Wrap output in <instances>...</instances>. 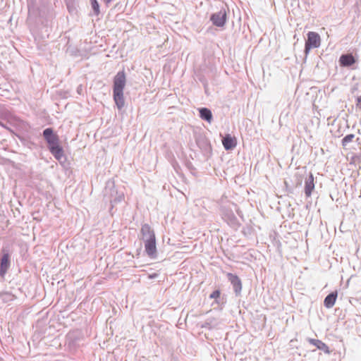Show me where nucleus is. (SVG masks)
Instances as JSON below:
<instances>
[{
  "instance_id": "1",
  "label": "nucleus",
  "mask_w": 361,
  "mask_h": 361,
  "mask_svg": "<svg viewBox=\"0 0 361 361\" xmlns=\"http://www.w3.org/2000/svg\"><path fill=\"white\" fill-rule=\"evenodd\" d=\"M126 83L124 71L118 72L114 79V99L117 107L121 109L125 104L123 90Z\"/></svg>"
},
{
  "instance_id": "2",
  "label": "nucleus",
  "mask_w": 361,
  "mask_h": 361,
  "mask_svg": "<svg viewBox=\"0 0 361 361\" xmlns=\"http://www.w3.org/2000/svg\"><path fill=\"white\" fill-rule=\"evenodd\" d=\"M210 20L212 23L218 27H223L226 21V11L221 9L219 12L212 15Z\"/></svg>"
},
{
  "instance_id": "3",
  "label": "nucleus",
  "mask_w": 361,
  "mask_h": 361,
  "mask_svg": "<svg viewBox=\"0 0 361 361\" xmlns=\"http://www.w3.org/2000/svg\"><path fill=\"white\" fill-rule=\"evenodd\" d=\"M43 135L49 144V147L59 144V137L56 134H54L51 128L45 129Z\"/></svg>"
},
{
  "instance_id": "4",
  "label": "nucleus",
  "mask_w": 361,
  "mask_h": 361,
  "mask_svg": "<svg viewBox=\"0 0 361 361\" xmlns=\"http://www.w3.org/2000/svg\"><path fill=\"white\" fill-rule=\"evenodd\" d=\"M145 252L147 255L152 259L157 257L156 240H148L145 242Z\"/></svg>"
},
{
  "instance_id": "5",
  "label": "nucleus",
  "mask_w": 361,
  "mask_h": 361,
  "mask_svg": "<svg viewBox=\"0 0 361 361\" xmlns=\"http://www.w3.org/2000/svg\"><path fill=\"white\" fill-rule=\"evenodd\" d=\"M141 233L144 241L152 240L155 239L154 231L148 224H144L141 228Z\"/></svg>"
},
{
  "instance_id": "6",
  "label": "nucleus",
  "mask_w": 361,
  "mask_h": 361,
  "mask_svg": "<svg viewBox=\"0 0 361 361\" xmlns=\"http://www.w3.org/2000/svg\"><path fill=\"white\" fill-rule=\"evenodd\" d=\"M228 278L233 286L235 293L238 295L242 290V283L240 279L236 275L228 274Z\"/></svg>"
},
{
  "instance_id": "7",
  "label": "nucleus",
  "mask_w": 361,
  "mask_h": 361,
  "mask_svg": "<svg viewBox=\"0 0 361 361\" xmlns=\"http://www.w3.org/2000/svg\"><path fill=\"white\" fill-rule=\"evenodd\" d=\"M356 62L355 58L351 54H343L339 59V63L341 66H350L353 65Z\"/></svg>"
},
{
  "instance_id": "8",
  "label": "nucleus",
  "mask_w": 361,
  "mask_h": 361,
  "mask_svg": "<svg viewBox=\"0 0 361 361\" xmlns=\"http://www.w3.org/2000/svg\"><path fill=\"white\" fill-rule=\"evenodd\" d=\"M223 145L226 150L232 149L235 147L237 142L234 137L231 135H226L222 140Z\"/></svg>"
},
{
  "instance_id": "9",
  "label": "nucleus",
  "mask_w": 361,
  "mask_h": 361,
  "mask_svg": "<svg viewBox=\"0 0 361 361\" xmlns=\"http://www.w3.org/2000/svg\"><path fill=\"white\" fill-rule=\"evenodd\" d=\"M316 47V33L310 32L308 39L305 44V53L307 54L310 49Z\"/></svg>"
},
{
  "instance_id": "10",
  "label": "nucleus",
  "mask_w": 361,
  "mask_h": 361,
  "mask_svg": "<svg viewBox=\"0 0 361 361\" xmlns=\"http://www.w3.org/2000/svg\"><path fill=\"white\" fill-rule=\"evenodd\" d=\"M51 154L54 156V157L59 160L61 161V159L63 158V148L59 145V144L51 146L49 147Z\"/></svg>"
},
{
  "instance_id": "11",
  "label": "nucleus",
  "mask_w": 361,
  "mask_h": 361,
  "mask_svg": "<svg viewBox=\"0 0 361 361\" xmlns=\"http://www.w3.org/2000/svg\"><path fill=\"white\" fill-rule=\"evenodd\" d=\"M314 188V177L310 174L309 179L305 182V192L307 197H310Z\"/></svg>"
},
{
  "instance_id": "12",
  "label": "nucleus",
  "mask_w": 361,
  "mask_h": 361,
  "mask_svg": "<svg viewBox=\"0 0 361 361\" xmlns=\"http://www.w3.org/2000/svg\"><path fill=\"white\" fill-rule=\"evenodd\" d=\"M200 114L201 118L207 121L208 123H212V111L207 108H202L200 109Z\"/></svg>"
},
{
  "instance_id": "13",
  "label": "nucleus",
  "mask_w": 361,
  "mask_h": 361,
  "mask_svg": "<svg viewBox=\"0 0 361 361\" xmlns=\"http://www.w3.org/2000/svg\"><path fill=\"white\" fill-rule=\"evenodd\" d=\"M336 298H337V293H330L329 295H328L326 297V298L324 300V305L327 308L332 307L334 305L335 302H336Z\"/></svg>"
},
{
  "instance_id": "14",
  "label": "nucleus",
  "mask_w": 361,
  "mask_h": 361,
  "mask_svg": "<svg viewBox=\"0 0 361 361\" xmlns=\"http://www.w3.org/2000/svg\"><path fill=\"white\" fill-rule=\"evenodd\" d=\"M8 257L7 255H4L3 257L1 258V270H0V274L1 275H4L8 267Z\"/></svg>"
},
{
  "instance_id": "15",
  "label": "nucleus",
  "mask_w": 361,
  "mask_h": 361,
  "mask_svg": "<svg viewBox=\"0 0 361 361\" xmlns=\"http://www.w3.org/2000/svg\"><path fill=\"white\" fill-rule=\"evenodd\" d=\"M355 137V135L353 134H349L344 137L342 140V146L343 148H346L349 142H351Z\"/></svg>"
},
{
  "instance_id": "16",
  "label": "nucleus",
  "mask_w": 361,
  "mask_h": 361,
  "mask_svg": "<svg viewBox=\"0 0 361 361\" xmlns=\"http://www.w3.org/2000/svg\"><path fill=\"white\" fill-rule=\"evenodd\" d=\"M91 5L94 11V13L97 15L99 13V6L97 0H91Z\"/></svg>"
},
{
  "instance_id": "17",
  "label": "nucleus",
  "mask_w": 361,
  "mask_h": 361,
  "mask_svg": "<svg viewBox=\"0 0 361 361\" xmlns=\"http://www.w3.org/2000/svg\"><path fill=\"white\" fill-rule=\"evenodd\" d=\"M317 348L324 350L325 353H329V348L322 342L317 341Z\"/></svg>"
},
{
  "instance_id": "18",
  "label": "nucleus",
  "mask_w": 361,
  "mask_h": 361,
  "mask_svg": "<svg viewBox=\"0 0 361 361\" xmlns=\"http://www.w3.org/2000/svg\"><path fill=\"white\" fill-rule=\"evenodd\" d=\"M124 199V195L123 193H121L118 195L117 197H116L114 200V202H118L122 201Z\"/></svg>"
},
{
  "instance_id": "19",
  "label": "nucleus",
  "mask_w": 361,
  "mask_h": 361,
  "mask_svg": "<svg viewBox=\"0 0 361 361\" xmlns=\"http://www.w3.org/2000/svg\"><path fill=\"white\" fill-rule=\"evenodd\" d=\"M220 295L219 290H214L211 295L210 298H217Z\"/></svg>"
},
{
  "instance_id": "20",
  "label": "nucleus",
  "mask_w": 361,
  "mask_h": 361,
  "mask_svg": "<svg viewBox=\"0 0 361 361\" xmlns=\"http://www.w3.org/2000/svg\"><path fill=\"white\" fill-rule=\"evenodd\" d=\"M357 102H358L357 105L360 106V107L361 108V97H358Z\"/></svg>"
},
{
  "instance_id": "21",
  "label": "nucleus",
  "mask_w": 361,
  "mask_h": 361,
  "mask_svg": "<svg viewBox=\"0 0 361 361\" xmlns=\"http://www.w3.org/2000/svg\"><path fill=\"white\" fill-rule=\"evenodd\" d=\"M157 276V274H152V275H149V278L150 279H153V278H155Z\"/></svg>"
},
{
  "instance_id": "22",
  "label": "nucleus",
  "mask_w": 361,
  "mask_h": 361,
  "mask_svg": "<svg viewBox=\"0 0 361 361\" xmlns=\"http://www.w3.org/2000/svg\"><path fill=\"white\" fill-rule=\"evenodd\" d=\"M310 342H311L312 344L316 345V341H315V340H314V339H311V340H310Z\"/></svg>"
},
{
  "instance_id": "23",
  "label": "nucleus",
  "mask_w": 361,
  "mask_h": 361,
  "mask_svg": "<svg viewBox=\"0 0 361 361\" xmlns=\"http://www.w3.org/2000/svg\"><path fill=\"white\" fill-rule=\"evenodd\" d=\"M112 0H104V1L106 4H109Z\"/></svg>"
}]
</instances>
